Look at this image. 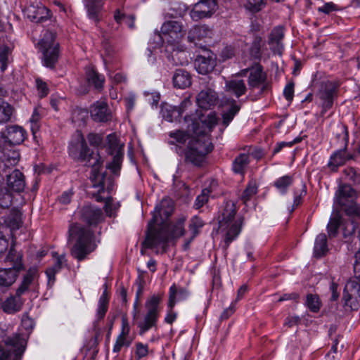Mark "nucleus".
Masks as SVG:
<instances>
[{"instance_id":"obj_6","label":"nucleus","mask_w":360,"mask_h":360,"mask_svg":"<svg viewBox=\"0 0 360 360\" xmlns=\"http://www.w3.org/2000/svg\"><path fill=\"white\" fill-rule=\"evenodd\" d=\"M163 294H154L149 297L145 302L146 312L143 320L138 323L140 334H143L151 328L156 326L160 313V304L162 300Z\"/></svg>"},{"instance_id":"obj_61","label":"nucleus","mask_w":360,"mask_h":360,"mask_svg":"<svg viewBox=\"0 0 360 360\" xmlns=\"http://www.w3.org/2000/svg\"><path fill=\"white\" fill-rule=\"evenodd\" d=\"M264 4V0H248L247 7L252 11H258Z\"/></svg>"},{"instance_id":"obj_14","label":"nucleus","mask_w":360,"mask_h":360,"mask_svg":"<svg viewBox=\"0 0 360 360\" xmlns=\"http://www.w3.org/2000/svg\"><path fill=\"white\" fill-rule=\"evenodd\" d=\"M217 9L215 0H201L196 3L190 12V16L194 21L210 17Z\"/></svg>"},{"instance_id":"obj_44","label":"nucleus","mask_w":360,"mask_h":360,"mask_svg":"<svg viewBox=\"0 0 360 360\" xmlns=\"http://www.w3.org/2000/svg\"><path fill=\"white\" fill-rule=\"evenodd\" d=\"M12 52V48L6 45L0 46V65L1 70L4 72L7 68V65L10 61V57Z\"/></svg>"},{"instance_id":"obj_16","label":"nucleus","mask_w":360,"mask_h":360,"mask_svg":"<svg viewBox=\"0 0 360 360\" xmlns=\"http://www.w3.org/2000/svg\"><path fill=\"white\" fill-rule=\"evenodd\" d=\"M70 155L75 159L84 160L90 155L89 149L82 134L78 132L74 142L69 148Z\"/></svg>"},{"instance_id":"obj_26","label":"nucleus","mask_w":360,"mask_h":360,"mask_svg":"<svg viewBox=\"0 0 360 360\" xmlns=\"http://www.w3.org/2000/svg\"><path fill=\"white\" fill-rule=\"evenodd\" d=\"M129 330L130 329L128 323L123 321L121 332L117 337L112 348L113 352L119 353L123 347H129L132 342V340L129 338Z\"/></svg>"},{"instance_id":"obj_60","label":"nucleus","mask_w":360,"mask_h":360,"mask_svg":"<svg viewBox=\"0 0 360 360\" xmlns=\"http://www.w3.org/2000/svg\"><path fill=\"white\" fill-rule=\"evenodd\" d=\"M317 10L319 12L329 14L333 11H338V6L333 2H328L324 4L322 6L319 7Z\"/></svg>"},{"instance_id":"obj_8","label":"nucleus","mask_w":360,"mask_h":360,"mask_svg":"<svg viewBox=\"0 0 360 360\" xmlns=\"http://www.w3.org/2000/svg\"><path fill=\"white\" fill-rule=\"evenodd\" d=\"M7 259L13 263V266L0 269V286L9 287L13 284L18 276L19 271L22 268V255L11 248Z\"/></svg>"},{"instance_id":"obj_15","label":"nucleus","mask_w":360,"mask_h":360,"mask_svg":"<svg viewBox=\"0 0 360 360\" xmlns=\"http://www.w3.org/2000/svg\"><path fill=\"white\" fill-rule=\"evenodd\" d=\"M173 212V205L170 200L164 199L158 205L153 212V219L149 222L152 228H155V224L162 223L170 217Z\"/></svg>"},{"instance_id":"obj_56","label":"nucleus","mask_w":360,"mask_h":360,"mask_svg":"<svg viewBox=\"0 0 360 360\" xmlns=\"http://www.w3.org/2000/svg\"><path fill=\"white\" fill-rule=\"evenodd\" d=\"M12 200V197L10 191L8 190L6 191H0V207H8L10 206Z\"/></svg>"},{"instance_id":"obj_41","label":"nucleus","mask_w":360,"mask_h":360,"mask_svg":"<svg viewBox=\"0 0 360 360\" xmlns=\"http://www.w3.org/2000/svg\"><path fill=\"white\" fill-rule=\"evenodd\" d=\"M162 112L163 117L169 122L176 121L181 116V110L172 105L165 106L162 108Z\"/></svg>"},{"instance_id":"obj_11","label":"nucleus","mask_w":360,"mask_h":360,"mask_svg":"<svg viewBox=\"0 0 360 360\" xmlns=\"http://www.w3.org/2000/svg\"><path fill=\"white\" fill-rule=\"evenodd\" d=\"M248 85L250 89L259 88V94H263L270 89V84L267 80L266 74L260 65L252 66L250 70Z\"/></svg>"},{"instance_id":"obj_62","label":"nucleus","mask_w":360,"mask_h":360,"mask_svg":"<svg viewBox=\"0 0 360 360\" xmlns=\"http://www.w3.org/2000/svg\"><path fill=\"white\" fill-rule=\"evenodd\" d=\"M283 95L288 101H291L292 100L293 96H294V84L293 83H288L285 86L284 90H283Z\"/></svg>"},{"instance_id":"obj_33","label":"nucleus","mask_w":360,"mask_h":360,"mask_svg":"<svg viewBox=\"0 0 360 360\" xmlns=\"http://www.w3.org/2000/svg\"><path fill=\"white\" fill-rule=\"evenodd\" d=\"M52 255L55 259V262L53 266L49 267L46 271L49 284H53L55 282V275L59 272L63 266L66 264L65 255H58L56 252H53Z\"/></svg>"},{"instance_id":"obj_55","label":"nucleus","mask_w":360,"mask_h":360,"mask_svg":"<svg viewBox=\"0 0 360 360\" xmlns=\"http://www.w3.org/2000/svg\"><path fill=\"white\" fill-rule=\"evenodd\" d=\"M135 354L136 360L146 357L148 354V345L142 342H137Z\"/></svg>"},{"instance_id":"obj_64","label":"nucleus","mask_w":360,"mask_h":360,"mask_svg":"<svg viewBox=\"0 0 360 360\" xmlns=\"http://www.w3.org/2000/svg\"><path fill=\"white\" fill-rule=\"evenodd\" d=\"M193 106L192 102L191 101L190 97L185 98L180 105L177 107L178 110H181V114L188 110L190 108Z\"/></svg>"},{"instance_id":"obj_57","label":"nucleus","mask_w":360,"mask_h":360,"mask_svg":"<svg viewBox=\"0 0 360 360\" xmlns=\"http://www.w3.org/2000/svg\"><path fill=\"white\" fill-rule=\"evenodd\" d=\"M345 174L348 180L352 181L354 184L360 182V174L353 167L347 168L345 169Z\"/></svg>"},{"instance_id":"obj_39","label":"nucleus","mask_w":360,"mask_h":360,"mask_svg":"<svg viewBox=\"0 0 360 360\" xmlns=\"http://www.w3.org/2000/svg\"><path fill=\"white\" fill-rule=\"evenodd\" d=\"M22 302L20 297H11L3 304L2 307L5 312L13 314L21 309Z\"/></svg>"},{"instance_id":"obj_2","label":"nucleus","mask_w":360,"mask_h":360,"mask_svg":"<svg viewBox=\"0 0 360 360\" xmlns=\"http://www.w3.org/2000/svg\"><path fill=\"white\" fill-rule=\"evenodd\" d=\"M187 217L180 216L175 222L167 226H162L159 229L152 228L151 224H148V229L143 245L147 248L162 247L165 248L168 241L178 238L185 234L184 224Z\"/></svg>"},{"instance_id":"obj_3","label":"nucleus","mask_w":360,"mask_h":360,"mask_svg":"<svg viewBox=\"0 0 360 360\" xmlns=\"http://www.w3.org/2000/svg\"><path fill=\"white\" fill-rule=\"evenodd\" d=\"M92 237L93 233L88 228L78 224L70 225L68 231V243L72 244L71 255L79 261L84 259L96 248Z\"/></svg>"},{"instance_id":"obj_18","label":"nucleus","mask_w":360,"mask_h":360,"mask_svg":"<svg viewBox=\"0 0 360 360\" xmlns=\"http://www.w3.org/2000/svg\"><path fill=\"white\" fill-rule=\"evenodd\" d=\"M26 136L25 130L19 126H9L2 132L1 137L4 142L9 145H19L22 143Z\"/></svg>"},{"instance_id":"obj_1","label":"nucleus","mask_w":360,"mask_h":360,"mask_svg":"<svg viewBox=\"0 0 360 360\" xmlns=\"http://www.w3.org/2000/svg\"><path fill=\"white\" fill-rule=\"evenodd\" d=\"M187 131L176 130L171 131L169 136L176 144L184 145L188 141L184 151L185 161L195 166H200L207 155L213 149L210 134L217 124L219 118L215 112H210L203 116L195 110L184 117Z\"/></svg>"},{"instance_id":"obj_42","label":"nucleus","mask_w":360,"mask_h":360,"mask_svg":"<svg viewBox=\"0 0 360 360\" xmlns=\"http://www.w3.org/2000/svg\"><path fill=\"white\" fill-rule=\"evenodd\" d=\"M13 112V107L8 103L0 99V124L9 121Z\"/></svg>"},{"instance_id":"obj_63","label":"nucleus","mask_w":360,"mask_h":360,"mask_svg":"<svg viewBox=\"0 0 360 360\" xmlns=\"http://www.w3.org/2000/svg\"><path fill=\"white\" fill-rule=\"evenodd\" d=\"M88 141L92 146H99L102 142V137L97 134H89L88 135Z\"/></svg>"},{"instance_id":"obj_17","label":"nucleus","mask_w":360,"mask_h":360,"mask_svg":"<svg viewBox=\"0 0 360 360\" xmlns=\"http://www.w3.org/2000/svg\"><path fill=\"white\" fill-rule=\"evenodd\" d=\"M194 65L200 74L206 75L214 70L216 65V58L212 53L205 51L204 54L197 56Z\"/></svg>"},{"instance_id":"obj_52","label":"nucleus","mask_w":360,"mask_h":360,"mask_svg":"<svg viewBox=\"0 0 360 360\" xmlns=\"http://www.w3.org/2000/svg\"><path fill=\"white\" fill-rule=\"evenodd\" d=\"M210 193V191L209 189L205 188L202 191L201 193L196 197L193 204V207L195 210L200 209L207 202Z\"/></svg>"},{"instance_id":"obj_46","label":"nucleus","mask_w":360,"mask_h":360,"mask_svg":"<svg viewBox=\"0 0 360 360\" xmlns=\"http://www.w3.org/2000/svg\"><path fill=\"white\" fill-rule=\"evenodd\" d=\"M96 166L94 165L93 167V175L91 179L93 181V186L94 188H98V191L100 193L104 190L106 181L104 176L98 172H96Z\"/></svg>"},{"instance_id":"obj_49","label":"nucleus","mask_w":360,"mask_h":360,"mask_svg":"<svg viewBox=\"0 0 360 360\" xmlns=\"http://www.w3.org/2000/svg\"><path fill=\"white\" fill-rule=\"evenodd\" d=\"M292 176L290 175H285L276 179V181L274 182V186L280 192L285 193L287 188L292 184Z\"/></svg>"},{"instance_id":"obj_13","label":"nucleus","mask_w":360,"mask_h":360,"mask_svg":"<svg viewBox=\"0 0 360 360\" xmlns=\"http://www.w3.org/2000/svg\"><path fill=\"white\" fill-rule=\"evenodd\" d=\"M337 88L338 86L335 83L329 81L321 84L317 94L319 100L321 101V116H323L326 111L333 106Z\"/></svg>"},{"instance_id":"obj_32","label":"nucleus","mask_w":360,"mask_h":360,"mask_svg":"<svg viewBox=\"0 0 360 360\" xmlns=\"http://www.w3.org/2000/svg\"><path fill=\"white\" fill-rule=\"evenodd\" d=\"M172 80L174 87L182 89L189 87L192 83L191 74L183 69L176 70Z\"/></svg>"},{"instance_id":"obj_7","label":"nucleus","mask_w":360,"mask_h":360,"mask_svg":"<svg viewBox=\"0 0 360 360\" xmlns=\"http://www.w3.org/2000/svg\"><path fill=\"white\" fill-rule=\"evenodd\" d=\"M55 33L46 30L37 44L38 48L43 55L44 65L52 68L58 58V43L55 41Z\"/></svg>"},{"instance_id":"obj_9","label":"nucleus","mask_w":360,"mask_h":360,"mask_svg":"<svg viewBox=\"0 0 360 360\" xmlns=\"http://www.w3.org/2000/svg\"><path fill=\"white\" fill-rule=\"evenodd\" d=\"M185 31L181 22L169 20L165 22L160 29V36L166 46L181 44V41L185 36Z\"/></svg>"},{"instance_id":"obj_4","label":"nucleus","mask_w":360,"mask_h":360,"mask_svg":"<svg viewBox=\"0 0 360 360\" xmlns=\"http://www.w3.org/2000/svg\"><path fill=\"white\" fill-rule=\"evenodd\" d=\"M236 213L235 204L231 201L226 202L221 219L219 220V229L225 233L224 239L225 249L229 248L241 231L243 220L241 218L236 219Z\"/></svg>"},{"instance_id":"obj_27","label":"nucleus","mask_w":360,"mask_h":360,"mask_svg":"<svg viewBox=\"0 0 360 360\" xmlns=\"http://www.w3.org/2000/svg\"><path fill=\"white\" fill-rule=\"evenodd\" d=\"M224 91L239 98L246 93L247 87L244 80L234 78L225 82Z\"/></svg>"},{"instance_id":"obj_12","label":"nucleus","mask_w":360,"mask_h":360,"mask_svg":"<svg viewBox=\"0 0 360 360\" xmlns=\"http://www.w3.org/2000/svg\"><path fill=\"white\" fill-rule=\"evenodd\" d=\"M108 143L110 153L113 155L112 161L107 167L115 175H119L123 157V146L120 145L117 137L113 134L107 136Z\"/></svg>"},{"instance_id":"obj_30","label":"nucleus","mask_w":360,"mask_h":360,"mask_svg":"<svg viewBox=\"0 0 360 360\" xmlns=\"http://www.w3.org/2000/svg\"><path fill=\"white\" fill-rule=\"evenodd\" d=\"M5 344L13 348L14 359H18L25 350L26 340L21 335L15 334L8 337L5 340Z\"/></svg>"},{"instance_id":"obj_5","label":"nucleus","mask_w":360,"mask_h":360,"mask_svg":"<svg viewBox=\"0 0 360 360\" xmlns=\"http://www.w3.org/2000/svg\"><path fill=\"white\" fill-rule=\"evenodd\" d=\"M336 202L347 215L352 219L360 218V202L356 191L347 184L342 185L335 194Z\"/></svg>"},{"instance_id":"obj_38","label":"nucleus","mask_w":360,"mask_h":360,"mask_svg":"<svg viewBox=\"0 0 360 360\" xmlns=\"http://www.w3.org/2000/svg\"><path fill=\"white\" fill-rule=\"evenodd\" d=\"M36 274L37 269L35 268L29 269L26 275L24 276L20 285L16 290L17 297H20L29 289V287L32 283L34 278L36 276Z\"/></svg>"},{"instance_id":"obj_40","label":"nucleus","mask_w":360,"mask_h":360,"mask_svg":"<svg viewBox=\"0 0 360 360\" xmlns=\"http://www.w3.org/2000/svg\"><path fill=\"white\" fill-rule=\"evenodd\" d=\"M250 162L248 155L243 153L238 156L233 163V170L235 173L243 174Z\"/></svg>"},{"instance_id":"obj_34","label":"nucleus","mask_w":360,"mask_h":360,"mask_svg":"<svg viewBox=\"0 0 360 360\" xmlns=\"http://www.w3.org/2000/svg\"><path fill=\"white\" fill-rule=\"evenodd\" d=\"M84 6L87 10L88 16L95 20H99V15L103 7V0H84Z\"/></svg>"},{"instance_id":"obj_20","label":"nucleus","mask_w":360,"mask_h":360,"mask_svg":"<svg viewBox=\"0 0 360 360\" xmlns=\"http://www.w3.org/2000/svg\"><path fill=\"white\" fill-rule=\"evenodd\" d=\"M166 51L170 53L168 58L172 61L174 65H184L188 63L184 45L181 44L175 46H166Z\"/></svg>"},{"instance_id":"obj_47","label":"nucleus","mask_w":360,"mask_h":360,"mask_svg":"<svg viewBox=\"0 0 360 360\" xmlns=\"http://www.w3.org/2000/svg\"><path fill=\"white\" fill-rule=\"evenodd\" d=\"M264 45V42L261 37H255L252 46L250 49V53L251 56L255 59H259L262 54L261 49Z\"/></svg>"},{"instance_id":"obj_23","label":"nucleus","mask_w":360,"mask_h":360,"mask_svg":"<svg viewBox=\"0 0 360 360\" xmlns=\"http://www.w3.org/2000/svg\"><path fill=\"white\" fill-rule=\"evenodd\" d=\"M220 105L229 107V109L222 113V124L224 127H226L240 110V106L237 105L234 99L226 96L221 98Z\"/></svg>"},{"instance_id":"obj_48","label":"nucleus","mask_w":360,"mask_h":360,"mask_svg":"<svg viewBox=\"0 0 360 360\" xmlns=\"http://www.w3.org/2000/svg\"><path fill=\"white\" fill-rule=\"evenodd\" d=\"M257 193V185L255 181H250L241 195L244 204L247 202Z\"/></svg>"},{"instance_id":"obj_22","label":"nucleus","mask_w":360,"mask_h":360,"mask_svg":"<svg viewBox=\"0 0 360 360\" xmlns=\"http://www.w3.org/2000/svg\"><path fill=\"white\" fill-rule=\"evenodd\" d=\"M91 116L96 122H108L112 117L107 103L103 101H96L91 107Z\"/></svg>"},{"instance_id":"obj_19","label":"nucleus","mask_w":360,"mask_h":360,"mask_svg":"<svg viewBox=\"0 0 360 360\" xmlns=\"http://www.w3.org/2000/svg\"><path fill=\"white\" fill-rule=\"evenodd\" d=\"M219 101L217 93L212 89L200 91L196 96L198 105L202 109L209 110L214 108Z\"/></svg>"},{"instance_id":"obj_21","label":"nucleus","mask_w":360,"mask_h":360,"mask_svg":"<svg viewBox=\"0 0 360 360\" xmlns=\"http://www.w3.org/2000/svg\"><path fill=\"white\" fill-rule=\"evenodd\" d=\"M354 155L347 151V146L344 148L335 151L330 157L328 167L331 171H336L338 168L349 160L354 159Z\"/></svg>"},{"instance_id":"obj_25","label":"nucleus","mask_w":360,"mask_h":360,"mask_svg":"<svg viewBox=\"0 0 360 360\" xmlns=\"http://www.w3.org/2000/svg\"><path fill=\"white\" fill-rule=\"evenodd\" d=\"M26 14L29 19L36 22H44L50 18L49 10L43 5L30 6L27 8Z\"/></svg>"},{"instance_id":"obj_28","label":"nucleus","mask_w":360,"mask_h":360,"mask_svg":"<svg viewBox=\"0 0 360 360\" xmlns=\"http://www.w3.org/2000/svg\"><path fill=\"white\" fill-rule=\"evenodd\" d=\"M284 37L283 28L282 27H275L271 32L269 44L271 49L275 53L282 54L283 46L281 41Z\"/></svg>"},{"instance_id":"obj_31","label":"nucleus","mask_w":360,"mask_h":360,"mask_svg":"<svg viewBox=\"0 0 360 360\" xmlns=\"http://www.w3.org/2000/svg\"><path fill=\"white\" fill-rule=\"evenodd\" d=\"M212 35V30L208 26L195 25L192 27L188 34V40L190 42H195L197 40H201L205 38H210Z\"/></svg>"},{"instance_id":"obj_54","label":"nucleus","mask_w":360,"mask_h":360,"mask_svg":"<svg viewBox=\"0 0 360 360\" xmlns=\"http://www.w3.org/2000/svg\"><path fill=\"white\" fill-rule=\"evenodd\" d=\"M138 288L136 292V300L134 303V318L135 319L137 315V307L140 300V297L143 294V288H144V282L142 280H140L137 282Z\"/></svg>"},{"instance_id":"obj_29","label":"nucleus","mask_w":360,"mask_h":360,"mask_svg":"<svg viewBox=\"0 0 360 360\" xmlns=\"http://www.w3.org/2000/svg\"><path fill=\"white\" fill-rule=\"evenodd\" d=\"M82 216L89 224H97L103 219L101 210L91 205H86L82 208Z\"/></svg>"},{"instance_id":"obj_45","label":"nucleus","mask_w":360,"mask_h":360,"mask_svg":"<svg viewBox=\"0 0 360 360\" xmlns=\"http://www.w3.org/2000/svg\"><path fill=\"white\" fill-rule=\"evenodd\" d=\"M340 224L341 216L339 214H335L330 219L327 226L328 233L330 237H334L337 235Z\"/></svg>"},{"instance_id":"obj_36","label":"nucleus","mask_w":360,"mask_h":360,"mask_svg":"<svg viewBox=\"0 0 360 360\" xmlns=\"http://www.w3.org/2000/svg\"><path fill=\"white\" fill-rule=\"evenodd\" d=\"M328 252L327 246V238L326 234H319L315 240L314 247V257L319 258L324 256Z\"/></svg>"},{"instance_id":"obj_43","label":"nucleus","mask_w":360,"mask_h":360,"mask_svg":"<svg viewBox=\"0 0 360 360\" xmlns=\"http://www.w3.org/2000/svg\"><path fill=\"white\" fill-rule=\"evenodd\" d=\"M86 79L89 84H92L97 89L103 87L105 79L103 76L98 74L94 70H90L86 72Z\"/></svg>"},{"instance_id":"obj_58","label":"nucleus","mask_w":360,"mask_h":360,"mask_svg":"<svg viewBox=\"0 0 360 360\" xmlns=\"http://www.w3.org/2000/svg\"><path fill=\"white\" fill-rule=\"evenodd\" d=\"M41 117L39 112L37 108L34 110V112L32 115V117L30 119V122L31 123V130L33 134H34L39 129L38 122L39 121Z\"/></svg>"},{"instance_id":"obj_24","label":"nucleus","mask_w":360,"mask_h":360,"mask_svg":"<svg viewBox=\"0 0 360 360\" xmlns=\"http://www.w3.org/2000/svg\"><path fill=\"white\" fill-rule=\"evenodd\" d=\"M6 184L9 191L17 193L22 191L25 186L22 173L18 169H14L7 175Z\"/></svg>"},{"instance_id":"obj_59","label":"nucleus","mask_w":360,"mask_h":360,"mask_svg":"<svg viewBox=\"0 0 360 360\" xmlns=\"http://www.w3.org/2000/svg\"><path fill=\"white\" fill-rule=\"evenodd\" d=\"M356 227L357 225L353 219L346 222L343 228L344 236L347 237L352 236L354 233Z\"/></svg>"},{"instance_id":"obj_37","label":"nucleus","mask_w":360,"mask_h":360,"mask_svg":"<svg viewBox=\"0 0 360 360\" xmlns=\"http://www.w3.org/2000/svg\"><path fill=\"white\" fill-rule=\"evenodd\" d=\"M205 222L198 216L193 217L188 224V230L191 234L190 240L187 242L188 245L199 233L201 229L204 226Z\"/></svg>"},{"instance_id":"obj_50","label":"nucleus","mask_w":360,"mask_h":360,"mask_svg":"<svg viewBox=\"0 0 360 360\" xmlns=\"http://www.w3.org/2000/svg\"><path fill=\"white\" fill-rule=\"evenodd\" d=\"M120 207L119 202H115L111 197L105 200V212L108 217H113Z\"/></svg>"},{"instance_id":"obj_53","label":"nucleus","mask_w":360,"mask_h":360,"mask_svg":"<svg viewBox=\"0 0 360 360\" xmlns=\"http://www.w3.org/2000/svg\"><path fill=\"white\" fill-rule=\"evenodd\" d=\"M306 304L307 307L314 312L320 309L321 304L318 296L309 294L307 296Z\"/></svg>"},{"instance_id":"obj_51","label":"nucleus","mask_w":360,"mask_h":360,"mask_svg":"<svg viewBox=\"0 0 360 360\" xmlns=\"http://www.w3.org/2000/svg\"><path fill=\"white\" fill-rule=\"evenodd\" d=\"M108 300L107 297L106 292L104 291L103 293L99 298L98 309H97V316L98 319H102L108 309Z\"/></svg>"},{"instance_id":"obj_10","label":"nucleus","mask_w":360,"mask_h":360,"mask_svg":"<svg viewBox=\"0 0 360 360\" xmlns=\"http://www.w3.org/2000/svg\"><path fill=\"white\" fill-rule=\"evenodd\" d=\"M342 300L345 307L351 310H357L360 308V280L352 279L345 284Z\"/></svg>"},{"instance_id":"obj_35","label":"nucleus","mask_w":360,"mask_h":360,"mask_svg":"<svg viewBox=\"0 0 360 360\" xmlns=\"http://www.w3.org/2000/svg\"><path fill=\"white\" fill-rule=\"evenodd\" d=\"M176 288L175 285H172L169 288V303L168 307L169 308V311H168L167 316L165 318V321L167 323H172L176 319V314L173 311L172 309L176 304Z\"/></svg>"}]
</instances>
